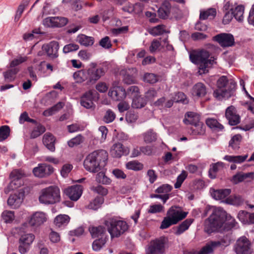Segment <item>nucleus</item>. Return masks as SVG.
I'll return each mask as SVG.
<instances>
[{"instance_id":"nucleus-34","label":"nucleus","mask_w":254,"mask_h":254,"mask_svg":"<svg viewBox=\"0 0 254 254\" xmlns=\"http://www.w3.org/2000/svg\"><path fill=\"white\" fill-rule=\"evenodd\" d=\"M90 233L93 238L99 237H104V234L105 232V229L104 227L99 226L98 227H90L89 228Z\"/></svg>"},{"instance_id":"nucleus-9","label":"nucleus","mask_w":254,"mask_h":254,"mask_svg":"<svg viewBox=\"0 0 254 254\" xmlns=\"http://www.w3.org/2000/svg\"><path fill=\"white\" fill-rule=\"evenodd\" d=\"M235 250L237 254H251V243L246 237H242L237 241Z\"/></svg>"},{"instance_id":"nucleus-49","label":"nucleus","mask_w":254,"mask_h":254,"mask_svg":"<svg viewBox=\"0 0 254 254\" xmlns=\"http://www.w3.org/2000/svg\"><path fill=\"white\" fill-rule=\"evenodd\" d=\"M45 130V127L39 124L32 131L30 136L33 138H36L44 133Z\"/></svg>"},{"instance_id":"nucleus-12","label":"nucleus","mask_w":254,"mask_h":254,"mask_svg":"<svg viewBox=\"0 0 254 254\" xmlns=\"http://www.w3.org/2000/svg\"><path fill=\"white\" fill-rule=\"evenodd\" d=\"M68 19L64 17H48L43 21L45 26L48 27H61L65 25Z\"/></svg>"},{"instance_id":"nucleus-27","label":"nucleus","mask_w":254,"mask_h":254,"mask_svg":"<svg viewBox=\"0 0 254 254\" xmlns=\"http://www.w3.org/2000/svg\"><path fill=\"white\" fill-rule=\"evenodd\" d=\"M73 77L77 82L81 83L83 81H87V83H89L88 74L87 68L75 72L73 74Z\"/></svg>"},{"instance_id":"nucleus-63","label":"nucleus","mask_w":254,"mask_h":254,"mask_svg":"<svg viewBox=\"0 0 254 254\" xmlns=\"http://www.w3.org/2000/svg\"><path fill=\"white\" fill-rule=\"evenodd\" d=\"M172 189V186L168 184H164L159 187L156 190V192L158 193H167Z\"/></svg>"},{"instance_id":"nucleus-48","label":"nucleus","mask_w":254,"mask_h":254,"mask_svg":"<svg viewBox=\"0 0 254 254\" xmlns=\"http://www.w3.org/2000/svg\"><path fill=\"white\" fill-rule=\"evenodd\" d=\"M210 242H208L201 250L197 253L198 254H212L215 248Z\"/></svg>"},{"instance_id":"nucleus-43","label":"nucleus","mask_w":254,"mask_h":254,"mask_svg":"<svg viewBox=\"0 0 254 254\" xmlns=\"http://www.w3.org/2000/svg\"><path fill=\"white\" fill-rule=\"evenodd\" d=\"M104 198L102 197H96L94 200L90 202L88 205V208L93 210H97L100 208L104 202Z\"/></svg>"},{"instance_id":"nucleus-16","label":"nucleus","mask_w":254,"mask_h":254,"mask_svg":"<svg viewBox=\"0 0 254 254\" xmlns=\"http://www.w3.org/2000/svg\"><path fill=\"white\" fill-rule=\"evenodd\" d=\"M54 168L50 165L46 164H39L38 166L33 170L34 175L38 177L43 178L53 173Z\"/></svg>"},{"instance_id":"nucleus-17","label":"nucleus","mask_w":254,"mask_h":254,"mask_svg":"<svg viewBox=\"0 0 254 254\" xmlns=\"http://www.w3.org/2000/svg\"><path fill=\"white\" fill-rule=\"evenodd\" d=\"M64 193L73 201H77L81 196L83 188L81 185H75L64 190Z\"/></svg>"},{"instance_id":"nucleus-60","label":"nucleus","mask_w":254,"mask_h":254,"mask_svg":"<svg viewBox=\"0 0 254 254\" xmlns=\"http://www.w3.org/2000/svg\"><path fill=\"white\" fill-rule=\"evenodd\" d=\"M187 177V173L185 171H183L181 174L177 177V182L174 185L176 189L181 187L182 183Z\"/></svg>"},{"instance_id":"nucleus-51","label":"nucleus","mask_w":254,"mask_h":254,"mask_svg":"<svg viewBox=\"0 0 254 254\" xmlns=\"http://www.w3.org/2000/svg\"><path fill=\"white\" fill-rule=\"evenodd\" d=\"M250 214L246 211H240L238 214V218L243 223H250Z\"/></svg>"},{"instance_id":"nucleus-44","label":"nucleus","mask_w":254,"mask_h":254,"mask_svg":"<svg viewBox=\"0 0 254 254\" xmlns=\"http://www.w3.org/2000/svg\"><path fill=\"white\" fill-rule=\"evenodd\" d=\"M159 76L152 73H145L143 76L144 81L150 84H154L159 80Z\"/></svg>"},{"instance_id":"nucleus-61","label":"nucleus","mask_w":254,"mask_h":254,"mask_svg":"<svg viewBox=\"0 0 254 254\" xmlns=\"http://www.w3.org/2000/svg\"><path fill=\"white\" fill-rule=\"evenodd\" d=\"M72 168L73 166L71 164H65L64 165L61 170V175L64 178H66Z\"/></svg>"},{"instance_id":"nucleus-29","label":"nucleus","mask_w":254,"mask_h":254,"mask_svg":"<svg viewBox=\"0 0 254 254\" xmlns=\"http://www.w3.org/2000/svg\"><path fill=\"white\" fill-rule=\"evenodd\" d=\"M70 217L66 214H60L56 216L54 219V223L58 227L66 226L70 221Z\"/></svg>"},{"instance_id":"nucleus-25","label":"nucleus","mask_w":254,"mask_h":254,"mask_svg":"<svg viewBox=\"0 0 254 254\" xmlns=\"http://www.w3.org/2000/svg\"><path fill=\"white\" fill-rule=\"evenodd\" d=\"M171 8V5L170 3L168 1L165 0L158 10L159 16L162 19L168 18L170 12Z\"/></svg>"},{"instance_id":"nucleus-26","label":"nucleus","mask_w":254,"mask_h":254,"mask_svg":"<svg viewBox=\"0 0 254 254\" xmlns=\"http://www.w3.org/2000/svg\"><path fill=\"white\" fill-rule=\"evenodd\" d=\"M193 221L194 219L192 218L186 219L176 227V230L174 232V234L177 236L181 235L188 230Z\"/></svg>"},{"instance_id":"nucleus-38","label":"nucleus","mask_w":254,"mask_h":254,"mask_svg":"<svg viewBox=\"0 0 254 254\" xmlns=\"http://www.w3.org/2000/svg\"><path fill=\"white\" fill-rule=\"evenodd\" d=\"M35 236L31 233H24L21 234L19 239V244L29 246L33 242Z\"/></svg>"},{"instance_id":"nucleus-64","label":"nucleus","mask_w":254,"mask_h":254,"mask_svg":"<svg viewBox=\"0 0 254 254\" xmlns=\"http://www.w3.org/2000/svg\"><path fill=\"white\" fill-rule=\"evenodd\" d=\"M160 47L161 43L157 39H154L152 41L149 47V51L151 53H154L157 50H159Z\"/></svg>"},{"instance_id":"nucleus-41","label":"nucleus","mask_w":254,"mask_h":254,"mask_svg":"<svg viewBox=\"0 0 254 254\" xmlns=\"http://www.w3.org/2000/svg\"><path fill=\"white\" fill-rule=\"evenodd\" d=\"M106 243V237H101L100 238L95 240L92 244V249L94 251H100Z\"/></svg>"},{"instance_id":"nucleus-37","label":"nucleus","mask_w":254,"mask_h":254,"mask_svg":"<svg viewBox=\"0 0 254 254\" xmlns=\"http://www.w3.org/2000/svg\"><path fill=\"white\" fill-rule=\"evenodd\" d=\"M149 32L152 35L155 36L167 33L168 31L166 29L165 25L161 24L150 28Z\"/></svg>"},{"instance_id":"nucleus-35","label":"nucleus","mask_w":254,"mask_h":254,"mask_svg":"<svg viewBox=\"0 0 254 254\" xmlns=\"http://www.w3.org/2000/svg\"><path fill=\"white\" fill-rule=\"evenodd\" d=\"M157 133L150 129L142 134L144 142L147 143L155 141L157 138Z\"/></svg>"},{"instance_id":"nucleus-4","label":"nucleus","mask_w":254,"mask_h":254,"mask_svg":"<svg viewBox=\"0 0 254 254\" xmlns=\"http://www.w3.org/2000/svg\"><path fill=\"white\" fill-rule=\"evenodd\" d=\"M217 89L214 91L213 96L218 100L228 98L235 89L236 83L233 80H228L225 76H221L217 82Z\"/></svg>"},{"instance_id":"nucleus-8","label":"nucleus","mask_w":254,"mask_h":254,"mask_svg":"<svg viewBox=\"0 0 254 254\" xmlns=\"http://www.w3.org/2000/svg\"><path fill=\"white\" fill-rule=\"evenodd\" d=\"M167 242V239L164 237L151 241L146 249L145 254H163Z\"/></svg>"},{"instance_id":"nucleus-11","label":"nucleus","mask_w":254,"mask_h":254,"mask_svg":"<svg viewBox=\"0 0 254 254\" xmlns=\"http://www.w3.org/2000/svg\"><path fill=\"white\" fill-rule=\"evenodd\" d=\"M98 94L95 90H89L85 92L81 97L80 104L82 106L91 109L94 107L93 101L95 98H98Z\"/></svg>"},{"instance_id":"nucleus-5","label":"nucleus","mask_w":254,"mask_h":254,"mask_svg":"<svg viewBox=\"0 0 254 254\" xmlns=\"http://www.w3.org/2000/svg\"><path fill=\"white\" fill-rule=\"evenodd\" d=\"M104 224L112 238L119 237L128 229L126 222L117 218H110L105 221Z\"/></svg>"},{"instance_id":"nucleus-45","label":"nucleus","mask_w":254,"mask_h":254,"mask_svg":"<svg viewBox=\"0 0 254 254\" xmlns=\"http://www.w3.org/2000/svg\"><path fill=\"white\" fill-rule=\"evenodd\" d=\"M223 167V163L222 162H217L214 164L209 169V175L212 179L216 177V173Z\"/></svg>"},{"instance_id":"nucleus-56","label":"nucleus","mask_w":254,"mask_h":254,"mask_svg":"<svg viewBox=\"0 0 254 254\" xmlns=\"http://www.w3.org/2000/svg\"><path fill=\"white\" fill-rule=\"evenodd\" d=\"M91 190L94 191V192L103 196L106 195L108 192V190L106 188L101 185H98L97 186H92L91 188Z\"/></svg>"},{"instance_id":"nucleus-58","label":"nucleus","mask_w":254,"mask_h":254,"mask_svg":"<svg viewBox=\"0 0 254 254\" xmlns=\"http://www.w3.org/2000/svg\"><path fill=\"white\" fill-rule=\"evenodd\" d=\"M116 118V114L111 110H108L103 118L104 121L106 123L112 122Z\"/></svg>"},{"instance_id":"nucleus-32","label":"nucleus","mask_w":254,"mask_h":254,"mask_svg":"<svg viewBox=\"0 0 254 254\" xmlns=\"http://www.w3.org/2000/svg\"><path fill=\"white\" fill-rule=\"evenodd\" d=\"M245 8L242 5H239L234 8H232L233 16L239 22H242L244 20V13Z\"/></svg>"},{"instance_id":"nucleus-47","label":"nucleus","mask_w":254,"mask_h":254,"mask_svg":"<svg viewBox=\"0 0 254 254\" xmlns=\"http://www.w3.org/2000/svg\"><path fill=\"white\" fill-rule=\"evenodd\" d=\"M206 124L207 126L211 128L218 129L219 130H222L223 128V126L214 119H207L206 120Z\"/></svg>"},{"instance_id":"nucleus-40","label":"nucleus","mask_w":254,"mask_h":254,"mask_svg":"<svg viewBox=\"0 0 254 254\" xmlns=\"http://www.w3.org/2000/svg\"><path fill=\"white\" fill-rule=\"evenodd\" d=\"M215 249L218 247H225L229 246L231 243V239L229 236L226 235L225 237L219 241H211Z\"/></svg>"},{"instance_id":"nucleus-3","label":"nucleus","mask_w":254,"mask_h":254,"mask_svg":"<svg viewBox=\"0 0 254 254\" xmlns=\"http://www.w3.org/2000/svg\"><path fill=\"white\" fill-rule=\"evenodd\" d=\"M188 213L180 207L176 205L171 206L167 211L166 216L162 220L160 228L165 229L172 225L177 224L185 218Z\"/></svg>"},{"instance_id":"nucleus-62","label":"nucleus","mask_w":254,"mask_h":254,"mask_svg":"<svg viewBox=\"0 0 254 254\" xmlns=\"http://www.w3.org/2000/svg\"><path fill=\"white\" fill-rule=\"evenodd\" d=\"M164 207L161 204L151 205L149 206L148 212L149 213H156L163 211Z\"/></svg>"},{"instance_id":"nucleus-55","label":"nucleus","mask_w":254,"mask_h":254,"mask_svg":"<svg viewBox=\"0 0 254 254\" xmlns=\"http://www.w3.org/2000/svg\"><path fill=\"white\" fill-rule=\"evenodd\" d=\"M20 198L16 195H10L7 200V204L13 208H15L19 206V201Z\"/></svg>"},{"instance_id":"nucleus-7","label":"nucleus","mask_w":254,"mask_h":254,"mask_svg":"<svg viewBox=\"0 0 254 254\" xmlns=\"http://www.w3.org/2000/svg\"><path fill=\"white\" fill-rule=\"evenodd\" d=\"M188 119L185 118L184 122L185 124H190L192 127L190 128L191 133L193 135H201L205 132V126L199 121L198 115L193 112H188L187 114Z\"/></svg>"},{"instance_id":"nucleus-20","label":"nucleus","mask_w":254,"mask_h":254,"mask_svg":"<svg viewBox=\"0 0 254 254\" xmlns=\"http://www.w3.org/2000/svg\"><path fill=\"white\" fill-rule=\"evenodd\" d=\"M42 49L50 58H55L58 56L59 44L57 41H53L47 44L44 45Z\"/></svg>"},{"instance_id":"nucleus-36","label":"nucleus","mask_w":254,"mask_h":254,"mask_svg":"<svg viewBox=\"0 0 254 254\" xmlns=\"http://www.w3.org/2000/svg\"><path fill=\"white\" fill-rule=\"evenodd\" d=\"M242 136L238 134L233 136L229 141V145L233 150H237L240 148V145L242 142Z\"/></svg>"},{"instance_id":"nucleus-39","label":"nucleus","mask_w":254,"mask_h":254,"mask_svg":"<svg viewBox=\"0 0 254 254\" xmlns=\"http://www.w3.org/2000/svg\"><path fill=\"white\" fill-rule=\"evenodd\" d=\"M224 201L227 204L239 206L243 203L244 199L241 196L235 195L226 198Z\"/></svg>"},{"instance_id":"nucleus-18","label":"nucleus","mask_w":254,"mask_h":254,"mask_svg":"<svg viewBox=\"0 0 254 254\" xmlns=\"http://www.w3.org/2000/svg\"><path fill=\"white\" fill-rule=\"evenodd\" d=\"M129 152V149L127 147H125L119 142L114 144L110 150L112 156L116 158H120L123 155H127Z\"/></svg>"},{"instance_id":"nucleus-57","label":"nucleus","mask_w":254,"mask_h":254,"mask_svg":"<svg viewBox=\"0 0 254 254\" xmlns=\"http://www.w3.org/2000/svg\"><path fill=\"white\" fill-rule=\"evenodd\" d=\"M83 141V137L81 135H78L76 137L71 139L68 141V145L70 147L80 144Z\"/></svg>"},{"instance_id":"nucleus-30","label":"nucleus","mask_w":254,"mask_h":254,"mask_svg":"<svg viewBox=\"0 0 254 254\" xmlns=\"http://www.w3.org/2000/svg\"><path fill=\"white\" fill-rule=\"evenodd\" d=\"M216 13V9L214 8H209L206 10H200L199 18L200 20L212 19L215 17Z\"/></svg>"},{"instance_id":"nucleus-13","label":"nucleus","mask_w":254,"mask_h":254,"mask_svg":"<svg viewBox=\"0 0 254 254\" xmlns=\"http://www.w3.org/2000/svg\"><path fill=\"white\" fill-rule=\"evenodd\" d=\"M225 115L231 126H235L240 123V116L234 106H230L226 108Z\"/></svg>"},{"instance_id":"nucleus-23","label":"nucleus","mask_w":254,"mask_h":254,"mask_svg":"<svg viewBox=\"0 0 254 254\" xmlns=\"http://www.w3.org/2000/svg\"><path fill=\"white\" fill-rule=\"evenodd\" d=\"M55 140V137L52 133L47 132L43 136V142L47 149L52 152H54Z\"/></svg>"},{"instance_id":"nucleus-22","label":"nucleus","mask_w":254,"mask_h":254,"mask_svg":"<svg viewBox=\"0 0 254 254\" xmlns=\"http://www.w3.org/2000/svg\"><path fill=\"white\" fill-rule=\"evenodd\" d=\"M212 197L216 200H222L226 198L231 193L230 189L214 190L211 189Z\"/></svg>"},{"instance_id":"nucleus-2","label":"nucleus","mask_w":254,"mask_h":254,"mask_svg":"<svg viewBox=\"0 0 254 254\" xmlns=\"http://www.w3.org/2000/svg\"><path fill=\"white\" fill-rule=\"evenodd\" d=\"M108 159V153L104 150L95 151L89 154L84 161V167L86 170L96 173L106 165Z\"/></svg>"},{"instance_id":"nucleus-53","label":"nucleus","mask_w":254,"mask_h":254,"mask_svg":"<svg viewBox=\"0 0 254 254\" xmlns=\"http://www.w3.org/2000/svg\"><path fill=\"white\" fill-rule=\"evenodd\" d=\"M96 181L99 183L104 185H109L111 181V180L105 176L103 172H99L97 174L96 177Z\"/></svg>"},{"instance_id":"nucleus-33","label":"nucleus","mask_w":254,"mask_h":254,"mask_svg":"<svg viewBox=\"0 0 254 254\" xmlns=\"http://www.w3.org/2000/svg\"><path fill=\"white\" fill-rule=\"evenodd\" d=\"M248 155H226L224 157V159L229 162L240 164L244 162L248 158Z\"/></svg>"},{"instance_id":"nucleus-52","label":"nucleus","mask_w":254,"mask_h":254,"mask_svg":"<svg viewBox=\"0 0 254 254\" xmlns=\"http://www.w3.org/2000/svg\"><path fill=\"white\" fill-rule=\"evenodd\" d=\"M10 128L8 126H2L0 127V142L5 140L9 135Z\"/></svg>"},{"instance_id":"nucleus-10","label":"nucleus","mask_w":254,"mask_h":254,"mask_svg":"<svg viewBox=\"0 0 254 254\" xmlns=\"http://www.w3.org/2000/svg\"><path fill=\"white\" fill-rule=\"evenodd\" d=\"M97 64L94 63H91L89 67L87 68L88 74L89 83H94L101 76L105 74V70L103 67L96 68Z\"/></svg>"},{"instance_id":"nucleus-19","label":"nucleus","mask_w":254,"mask_h":254,"mask_svg":"<svg viewBox=\"0 0 254 254\" xmlns=\"http://www.w3.org/2000/svg\"><path fill=\"white\" fill-rule=\"evenodd\" d=\"M46 213L37 211L34 213L29 219V224L32 226H39L47 221Z\"/></svg>"},{"instance_id":"nucleus-21","label":"nucleus","mask_w":254,"mask_h":254,"mask_svg":"<svg viewBox=\"0 0 254 254\" xmlns=\"http://www.w3.org/2000/svg\"><path fill=\"white\" fill-rule=\"evenodd\" d=\"M108 95L114 100L120 101L126 97V92L123 87L115 86L110 89Z\"/></svg>"},{"instance_id":"nucleus-46","label":"nucleus","mask_w":254,"mask_h":254,"mask_svg":"<svg viewBox=\"0 0 254 254\" xmlns=\"http://www.w3.org/2000/svg\"><path fill=\"white\" fill-rule=\"evenodd\" d=\"M1 217L5 223H10L14 219V213L12 211L4 210L1 214Z\"/></svg>"},{"instance_id":"nucleus-14","label":"nucleus","mask_w":254,"mask_h":254,"mask_svg":"<svg viewBox=\"0 0 254 254\" xmlns=\"http://www.w3.org/2000/svg\"><path fill=\"white\" fill-rule=\"evenodd\" d=\"M213 39L223 47L232 46L234 44V36L229 33H221L215 36Z\"/></svg>"},{"instance_id":"nucleus-28","label":"nucleus","mask_w":254,"mask_h":254,"mask_svg":"<svg viewBox=\"0 0 254 254\" xmlns=\"http://www.w3.org/2000/svg\"><path fill=\"white\" fill-rule=\"evenodd\" d=\"M214 57H211L210 59H205L203 64L199 66L198 72L199 74L207 73L208 71V68L216 63Z\"/></svg>"},{"instance_id":"nucleus-42","label":"nucleus","mask_w":254,"mask_h":254,"mask_svg":"<svg viewBox=\"0 0 254 254\" xmlns=\"http://www.w3.org/2000/svg\"><path fill=\"white\" fill-rule=\"evenodd\" d=\"M146 104V102L143 98L137 96L133 97L131 106L133 108L138 109L144 107Z\"/></svg>"},{"instance_id":"nucleus-24","label":"nucleus","mask_w":254,"mask_h":254,"mask_svg":"<svg viewBox=\"0 0 254 254\" xmlns=\"http://www.w3.org/2000/svg\"><path fill=\"white\" fill-rule=\"evenodd\" d=\"M207 93L206 88L205 85L201 82L196 83L192 89V94L197 97H202Z\"/></svg>"},{"instance_id":"nucleus-54","label":"nucleus","mask_w":254,"mask_h":254,"mask_svg":"<svg viewBox=\"0 0 254 254\" xmlns=\"http://www.w3.org/2000/svg\"><path fill=\"white\" fill-rule=\"evenodd\" d=\"M126 167L128 169L138 171L143 168V165L135 161H129L126 164Z\"/></svg>"},{"instance_id":"nucleus-31","label":"nucleus","mask_w":254,"mask_h":254,"mask_svg":"<svg viewBox=\"0 0 254 254\" xmlns=\"http://www.w3.org/2000/svg\"><path fill=\"white\" fill-rule=\"evenodd\" d=\"M77 41L81 45L85 47L91 46L94 42V38L84 34H80L77 37Z\"/></svg>"},{"instance_id":"nucleus-15","label":"nucleus","mask_w":254,"mask_h":254,"mask_svg":"<svg viewBox=\"0 0 254 254\" xmlns=\"http://www.w3.org/2000/svg\"><path fill=\"white\" fill-rule=\"evenodd\" d=\"M209 57V53L205 50L192 51L190 53V61L195 64L201 65L203 64L204 60Z\"/></svg>"},{"instance_id":"nucleus-6","label":"nucleus","mask_w":254,"mask_h":254,"mask_svg":"<svg viewBox=\"0 0 254 254\" xmlns=\"http://www.w3.org/2000/svg\"><path fill=\"white\" fill-rule=\"evenodd\" d=\"M60 190L56 186H50L43 189L39 196L40 203L45 204H54L60 200Z\"/></svg>"},{"instance_id":"nucleus-1","label":"nucleus","mask_w":254,"mask_h":254,"mask_svg":"<svg viewBox=\"0 0 254 254\" xmlns=\"http://www.w3.org/2000/svg\"><path fill=\"white\" fill-rule=\"evenodd\" d=\"M208 220L212 231L220 230L225 220L227 221L225 225H227L228 229L234 227L236 223L235 220L230 215H227L226 212L221 207L214 208Z\"/></svg>"},{"instance_id":"nucleus-59","label":"nucleus","mask_w":254,"mask_h":254,"mask_svg":"<svg viewBox=\"0 0 254 254\" xmlns=\"http://www.w3.org/2000/svg\"><path fill=\"white\" fill-rule=\"evenodd\" d=\"M79 46L74 43H70L65 45L63 48V52L67 54L70 52L76 51L79 49Z\"/></svg>"},{"instance_id":"nucleus-50","label":"nucleus","mask_w":254,"mask_h":254,"mask_svg":"<svg viewBox=\"0 0 254 254\" xmlns=\"http://www.w3.org/2000/svg\"><path fill=\"white\" fill-rule=\"evenodd\" d=\"M17 68H13L8 70L3 73V75L6 81H11L14 80L15 75L18 72Z\"/></svg>"}]
</instances>
